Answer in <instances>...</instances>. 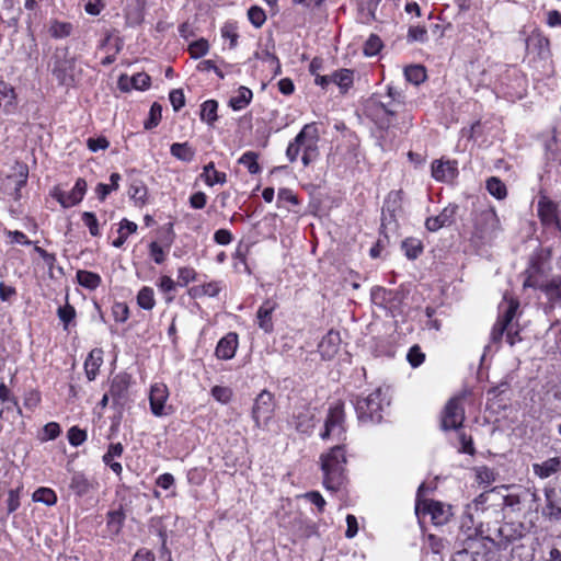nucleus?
Wrapping results in <instances>:
<instances>
[{"mask_svg":"<svg viewBox=\"0 0 561 561\" xmlns=\"http://www.w3.org/2000/svg\"><path fill=\"white\" fill-rule=\"evenodd\" d=\"M320 135L314 123L306 124L286 149L289 162L297 161L301 153V162L305 167L316 161L319 157Z\"/></svg>","mask_w":561,"mask_h":561,"instance_id":"f257e3e1","label":"nucleus"},{"mask_svg":"<svg viewBox=\"0 0 561 561\" xmlns=\"http://www.w3.org/2000/svg\"><path fill=\"white\" fill-rule=\"evenodd\" d=\"M323 471V484L328 490H337L344 479V466L346 463L345 448L343 445L332 447L320 457Z\"/></svg>","mask_w":561,"mask_h":561,"instance_id":"f03ea898","label":"nucleus"},{"mask_svg":"<svg viewBox=\"0 0 561 561\" xmlns=\"http://www.w3.org/2000/svg\"><path fill=\"white\" fill-rule=\"evenodd\" d=\"M473 238L481 242L491 241L500 229V220L493 208H485L474 214Z\"/></svg>","mask_w":561,"mask_h":561,"instance_id":"7ed1b4c3","label":"nucleus"},{"mask_svg":"<svg viewBox=\"0 0 561 561\" xmlns=\"http://www.w3.org/2000/svg\"><path fill=\"white\" fill-rule=\"evenodd\" d=\"M345 427V413L344 405L341 402H336L329 409L328 415L324 421L323 431L320 433L322 439H337L345 440L346 438Z\"/></svg>","mask_w":561,"mask_h":561,"instance_id":"20e7f679","label":"nucleus"},{"mask_svg":"<svg viewBox=\"0 0 561 561\" xmlns=\"http://www.w3.org/2000/svg\"><path fill=\"white\" fill-rule=\"evenodd\" d=\"M425 491V484L422 483L417 489L416 494V504L415 511L416 513L422 512L423 514L431 515V519L435 525H444L449 520L451 516L450 507L444 505L440 502L428 501L423 499V494Z\"/></svg>","mask_w":561,"mask_h":561,"instance_id":"39448f33","label":"nucleus"},{"mask_svg":"<svg viewBox=\"0 0 561 561\" xmlns=\"http://www.w3.org/2000/svg\"><path fill=\"white\" fill-rule=\"evenodd\" d=\"M381 391L378 389L365 398L357 399L355 409L360 422H380L382 419Z\"/></svg>","mask_w":561,"mask_h":561,"instance_id":"423d86ee","label":"nucleus"},{"mask_svg":"<svg viewBox=\"0 0 561 561\" xmlns=\"http://www.w3.org/2000/svg\"><path fill=\"white\" fill-rule=\"evenodd\" d=\"M275 403L273 394L267 390L261 391L252 408V417L255 425L260 428H266L273 417Z\"/></svg>","mask_w":561,"mask_h":561,"instance_id":"0eeeda50","label":"nucleus"},{"mask_svg":"<svg viewBox=\"0 0 561 561\" xmlns=\"http://www.w3.org/2000/svg\"><path fill=\"white\" fill-rule=\"evenodd\" d=\"M465 421L461 398H451L442 412L440 426L444 431L458 430Z\"/></svg>","mask_w":561,"mask_h":561,"instance_id":"6e6552de","label":"nucleus"},{"mask_svg":"<svg viewBox=\"0 0 561 561\" xmlns=\"http://www.w3.org/2000/svg\"><path fill=\"white\" fill-rule=\"evenodd\" d=\"M558 204L548 196L541 195L537 204L538 217L543 227L553 228L561 236V221L558 214Z\"/></svg>","mask_w":561,"mask_h":561,"instance_id":"1a4fd4ad","label":"nucleus"},{"mask_svg":"<svg viewBox=\"0 0 561 561\" xmlns=\"http://www.w3.org/2000/svg\"><path fill=\"white\" fill-rule=\"evenodd\" d=\"M87 191V182L83 179H78L72 190L68 193L56 190L53 196L65 208L71 207L80 203Z\"/></svg>","mask_w":561,"mask_h":561,"instance_id":"9d476101","label":"nucleus"},{"mask_svg":"<svg viewBox=\"0 0 561 561\" xmlns=\"http://www.w3.org/2000/svg\"><path fill=\"white\" fill-rule=\"evenodd\" d=\"M518 307V301L510 300L503 316L499 318L497 322L492 329L491 339L493 342H500L503 335H506L507 323L510 322V319H515Z\"/></svg>","mask_w":561,"mask_h":561,"instance_id":"9b49d317","label":"nucleus"},{"mask_svg":"<svg viewBox=\"0 0 561 561\" xmlns=\"http://www.w3.org/2000/svg\"><path fill=\"white\" fill-rule=\"evenodd\" d=\"M168 388L163 383H156L151 387L149 401L151 412L156 416H162L165 414L164 408L168 399Z\"/></svg>","mask_w":561,"mask_h":561,"instance_id":"f8f14e48","label":"nucleus"},{"mask_svg":"<svg viewBox=\"0 0 561 561\" xmlns=\"http://www.w3.org/2000/svg\"><path fill=\"white\" fill-rule=\"evenodd\" d=\"M341 337L339 332L329 331L319 343V352L324 359H331L339 352Z\"/></svg>","mask_w":561,"mask_h":561,"instance_id":"ddd939ff","label":"nucleus"},{"mask_svg":"<svg viewBox=\"0 0 561 561\" xmlns=\"http://www.w3.org/2000/svg\"><path fill=\"white\" fill-rule=\"evenodd\" d=\"M238 347V336L236 333H228L217 344L215 354L219 359H231Z\"/></svg>","mask_w":561,"mask_h":561,"instance_id":"4468645a","label":"nucleus"},{"mask_svg":"<svg viewBox=\"0 0 561 561\" xmlns=\"http://www.w3.org/2000/svg\"><path fill=\"white\" fill-rule=\"evenodd\" d=\"M457 174L455 161L436 160L432 164V175L437 181H450Z\"/></svg>","mask_w":561,"mask_h":561,"instance_id":"2eb2a0df","label":"nucleus"},{"mask_svg":"<svg viewBox=\"0 0 561 561\" xmlns=\"http://www.w3.org/2000/svg\"><path fill=\"white\" fill-rule=\"evenodd\" d=\"M457 206L445 207L437 216L430 217L425 221V226L430 231H437L453 222Z\"/></svg>","mask_w":561,"mask_h":561,"instance_id":"dca6fc26","label":"nucleus"},{"mask_svg":"<svg viewBox=\"0 0 561 561\" xmlns=\"http://www.w3.org/2000/svg\"><path fill=\"white\" fill-rule=\"evenodd\" d=\"M533 471L540 479H547L561 471V457H552L541 463H534Z\"/></svg>","mask_w":561,"mask_h":561,"instance_id":"f3484780","label":"nucleus"},{"mask_svg":"<svg viewBox=\"0 0 561 561\" xmlns=\"http://www.w3.org/2000/svg\"><path fill=\"white\" fill-rule=\"evenodd\" d=\"M295 427L300 433H309L316 425V411L305 408L295 415Z\"/></svg>","mask_w":561,"mask_h":561,"instance_id":"a211bd4d","label":"nucleus"},{"mask_svg":"<svg viewBox=\"0 0 561 561\" xmlns=\"http://www.w3.org/2000/svg\"><path fill=\"white\" fill-rule=\"evenodd\" d=\"M275 305L271 301H265L257 310L256 318L259 327L266 333L273 330L272 312Z\"/></svg>","mask_w":561,"mask_h":561,"instance_id":"6ab92c4d","label":"nucleus"},{"mask_svg":"<svg viewBox=\"0 0 561 561\" xmlns=\"http://www.w3.org/2000/svg\"><path fill=\"white\" fill-rule=\"evenodd\" d=\"M388 96L392 100L391 103H381V107L388 115H394L398 112L399 106L404 105V94L401 90L396 87L388 88Z\"/></svg>","mask_w":561,"mask_h":561,"instance_id":"aec40b11","label":"nucleus"},{"mask_svg":"<svg viewBox=\"0 0 561 561\" xmlns=\"http://www.w3.org/2000/svg\"><path fill=\"white\" fill-rule=\"evenodd\" d=\"M102 354L103 352L101 350L95 348L90 352L88 358L85 359L84 368L89 380H93L96 377L103 360Z\"/></svg>","mask_w":561,"mask_h":561,"instance_id":"412c9836","label":"nucleus"},{"mask_svg":"<svg viewBox=\"0 0 561 561\" xmlns=\"http://www.w3.org/2000/svg\"><path fill=\"white\" fill-rule=\"evenodd\" d=\"M201 176L204 179L208 186H214L215 184H224L227 181L226 173L217 171L215 169L214 162H209L204 167Z\"/></svg>","mask_w":561,"mask_h":561,"instance_id":"4be33fe9","label":"nucleus"},{"mask_svg":"<svg viewBox=\"0 0 561 561\" xmlns=\"http://www.w3.org/2000/svg\"><path fill=\"white\" fill-rule=\"evenodd\" d=\"M551 302L561 301V277H554L539 286Z\"/></svg>","mask_w":561,"mask_h":561,"instance_id":"5701e85b","label":"nucleus"},{"mask_svg":"<svg viewBox=\"0 0 561 561\" xmlns=\"http://www.w3.org/2000/svg\"><path fill=\"white\" fill-rule=\"evenodd\" d=\"M252 99V91L247 87H240L238 89V94L232 96L229 101V105L234 110L239 111L244 108Z\"/></svg>","mask_w":561,"mask_h":561,"instance_id":"b1692460","label":"nucleus"},{"mask_svg":"<svg viewBox=\"0 0 561 561\" xmlns=\"http://www.w3.org/2000/svg\"><path fill=\"white\" fill-rule=\"evenodd\" d=\"M127 81H129L131 87L136 90H145L150 85V77L145 72H138L130 79H128L126 76H122L119 79L122 89L125 88V82Z\"/></svg>","mask_w":561,"mask_h":561,"instance_id":"393cba45","label":"nucleus"},{"mask_svg":"<svg viewBox=\"0 0 561 561\" xmlns=\"http://www.w3.org/2000/svg\"><path fill=\"white\" fill-rule=\"evenodd\" d=\"M332 83L336 84L341 92H346L353 84V71L348 69H341L332 73Z\"/></svg>","mask_w":561,"mask_h":561,"instance_id":"a878e982","label":"nucleus"},{"mask_svg":"<svg viewBox=\"0 0 561 561\" xmlns=\"http://www.w3.org/2000/svg\"><path fill=\"white\" fill-rule=\"evenodd\" d=\"M171 154L179 160L190 162L193 160L195 151L187 142H175L170 148Z\"/></svg>","mask_w":561,"mask_h":561,"instance_id":"bb28decb","label":"nucleus"},{"mask_svg":"<svg viewBox=\"0 0 561 561\" xmlns=\"http://www.w3.org/2000/svg\"><path fill=\"white\" fill-rule=\"evenodd\" d=\"M401 248L410 260L416 259L423 251L422 241L416 238L405 239L402 241Z\"/></svg>","mask_w":561,"mask_h":561,"instance_id":"cd10ccee","label":"nucleus"},{"mask_svg":"<svg viewBox=\"0 0 561 561\" xmlns=\"http://www.w3.org/2000/svg\"><path fill=\"white\" fill-rule=\"evenodd\" d=\"M77 280L88 289H95L101 284L100 275L89 271H78Z\"/></svg>","mask_w":561,"mask_h":561,"instance_id":"c85d7f7f","label":"nucleus"},{"mask_svg":"<svg viewBox=\"0 0 561 561\" xmlns=\"http://www.w3.org/2000/svg\"><path fill=\"white\" fill-rule=\"evenodd\" d=\"M14 100L13 88L5 82H0V107L3 106L5 112H10L14 105Z\"/></svg>","mask_w":561,"mask_h":561,"instance_id":"c756f323","label":"nucleus"},{"mask_svg":"<svg viewBox=\"0 0 561 561\" xmlns=\"http://www.w3.org/2000/svg\"><path fill=\"white\" fill-rule=\"evenodd\" d=\"M486 190L497 199H504L507 196L505 184L496 176H491L486 180Z\"/></svg>","mask_w":561,"mask_h":561,"instance_id":"7c9ffc66","label":"nucleus"},{"mask_svg":"<svg viewBox=\"0 0 561 561\" xmlns=\"http://www.w3.org/2000/svg\"><path fill=\"white\" fill-rule=\"evenodd\" d=\"M404 77L407 81L419 85L426 79V71L425 68L420 65H412L404 69Z\"/></svg>","mask_w":561,"mask_h":561,"instance_id":"2f4dec72","label":"nucleus"},{"mask_svg":"<svg viewBox=\"0 0 561 561\" xmlns=\"http://www.w3.org/2000/svg\"><path fill=\"white\" fill-rule=\"evenodd\" d=\"M72 28L71 23L53 21L49 25L48 32L51 37L60 39L68 37L71 34Z\"/></svg>","mask_w":561,"mask_h":561,"instance_id":"473e14b6","label":"nucleus"},{"mask_svg":"<svg viewBox=\"0 0 561 561\" xmlns=\"http://www.w3.org/2000/svg\"><path fill=\"white\" fill-rule=\"evenodd\" d=\"M136 230L137 225L135 222L123 219L118 229L119 237L113 241V245L115 248H121L125 243L128 234L134 233Z\"/></svg>","mask_w":561,"mask_h":561,"instance_id":"72a5a7b5","label":"nucleus"},{"mask_svg":"<svg viewBox=\"0 0 561 561\" xmlns=\"http://www.w3.org/2000/svg\"><path fill=\"white\" fill-rule=\"evenodd\" d=\"M72 65V60H65L59 61L55 66L53 73L60 83L68 84L69 80H71V75L69 73V71L71 70Z\"/></svg>","mask_w":561,"mask_h":561,"instance_id":"f704fd0d","label":"nucleus"},{"mask_svg":"<svg viewBox=\"0 0 561 561\" xmlns=\"http://www.w3.org/2000/svg\"><path fill=\"white\" fill-rule=\"evenodd\" d=\"M34 502L44 503L48 506L55 505L57 502L56 493L49 488H38L32 495Z\"/></svg>","mask_w":561,"mask_h":561,"instance_id":"c9c22d12","label":"nucleus"},{"mask_svg":"<svg viewBox=\"0 0 561 561\" xmlns=\"http://www.w3.org/2000/svg\"><path fill=\"white\" fill-rule=\"evenodd\" d=\"M137 302L140 308L151 310L156 305L153 289L150 287H142L137 295Z\"/></svg>","mask_w":561,"mask_h":561,"instance_id":"e433bc0d","label":"nucleus"},{"mask_svg":"<svg viewBox=\"0 0 561 561\" xmlns=\"http://www.w3.org/2000/svg\"><path fill=\"white\" fill-rule=\"evenodd\" d=\"M218 103L215 100H208L202 104L201 118L213 125L217 119Z\"/></svg>","mask_w":561,"mask_h":561,"instance_id":"4c0bfd02","label":"nucleus"},{"mask_svg":"<svg viewBox=\"0 0 561 561\" xmlns=\"http://www.w3.org/2000/svg\"><path fill=\"white\" fill-rule=\"evenodd\" d=\"M70 489L79 496L88 493L90 483L83 474L76 473L71 478Z\"/></svg>","mask_w":561,"mask_h":561,"instance_id":"58836bf2","label":"nucleus"},{"mask_svg":"<svg viewBox=\"0 0 561 561\" xmlns=\"http://www.w3.org/2000/svg\"><path fill=\"white\" fill-rule=\"evenodd\" d=\"M125 520L124 512L119 510L107 513V526L112 533L118 534Z\"/></svg>","mask_w":561,"mask_h":561,"instance_id":"ea45409f","label":"nucleus"},{"mask_svg":"<svg viewBox=\"0 0 561 561\" xmlns=\"http://www.w3.org/2000/svg\"><path fill=\"white\" fill-rule=\"evenodd\" d=\"M257 154L253 151H247L239 159V163L247 167L251 174L260 172V165L257 163Z\"/></svg>","mask_w":561,"mask_h":561,"instance_id":"a19ab883","label":"nucleus"},{"mask_svg":"<svg viewBox=\"0 0 561 561\" xmlns=\"http://www.w3.org/2000/svg\"><path fill=\"white\" fill-rule=\"evenodd\" d=\"M476 480L479 484L482 485H490L492 482L495 481V473L492 469L488 467H478L476 468Z\"/></svg>","mask_w":561,"mask_h":561,"instance_id":"79ce46f5","label":"nucleus"},{"mask_svg":"<svg viewBox=\"0 0 561 561\" xmlns=\"http://www.w3.org/2000/svg\"><path fill=\"white\" fill-rule=\"evenodd\" d=\"M162 116V106L154 102L150 107L149 118L145 122V128L151 129L156 127Z\"/></svg>","mask_w":561,"mask_h":561,"instance_id":"37998d69","label":"nucleus"},{"mask_svg":"<svg viewBox=\"0 0 561 561\" xmlns=\"http://www.w3.org/2000/svg\"><path fill=\"white\" fill-rule=\"evenodd\" d=\"M23 486H18L16 489H11L8 492V500H7V511L8 514H11L15 512L21 503H20V493L22 491Z\"/></svg>","mask_w":561,"mask_h":561,"instance_id":"c03bdc74","label":"nucleus"},{"mask_svg":"<svg viewBox=\"0 0 561 561\" xmlns=\"http://www.w3.org/2000/svg\"><path fill=\"white\" fill-rule=\"evenodd\" d=\"M382 48V42L379 36L371 34L365 43L364 51L367 56L377 55Z\"/></svg>","mask_w":561,"mask_h":561,"instance_id":"a18cd8bd","label":"nucleus"},{"mask_svg":"<svg viewBox=\"0 0 561 561\" xmlns=\"http://www.w3.org/2000/svg\"><path fill=\"white\" fill-rule=\"evenodd\" d=\"M407 37L409 42L425 43L427 41V30L420 25L410 26Z\"/></svg>","mask_w":561,"mask_h":561,"instance_id":"49530a36","label":"nucleus"},{"mask_svg":"<svg viewBox=\"0 0 561 561\" xmlns=\"http://www.w3.org/2000/svg\"><path fill=\"white\" fill-rule=\"evenodd\" d=\"M208 49H209L208 42L204 38L193 42L188 47V50L193 58H199V57L206 55Z\"/></svg>","mask_w":561,"mask_h":561,"instance_id":"de8ad7c7","label":"nucleus"},{"mask_svg":"<svg viewBox=\"0 0 561 561\" xmlns=\"http://www.w3.org/2000/svg\"><path fill=\"white\" fill-rule=\"evenodd\" d=\"M552 493H553V491H547L546 492L547 504H546V507H545V513L550 518L559 520V519H561V507L556 505L553 503V501L551 500V494Z\"/></svg>","mask_w":561,"mask_h":561,"instance_id":"09e8293b","label":"nucleus"},{"mask_svg":"<svg viewBox=\"0 0 561 561\" xmlns=\"http://www.w3.org/2000/svg\"><path fill=\"white\" fill-rule=\"evenodd\" d=\"M248 18L255 27L262 26L266 20L265 12L259 7H251L248 11Z\"/></svg>","mask_w":561,"mask_h":561,"instance_id":"8fccbe9b","label":"nucleus"},{"mask_svg":"<svg viewBox=\"0 0 561 561\" xmlns=\"http://www.w3.org/2000/svg\"><path fill=\"white\" fill-rule=\"evenodd\" d=\"M407 358L412 367H419L424 362L425 355L419 345H414L410 348Z\"/></svg>","mask_w":561,"mask_h":561,"instance_id":"3c124183","label":"nucleus"},{"mask_svg":"<svg viewBox=\"0 0 561 561\" xmlns=\"http://www.w3.org/2000/svg\"><path fill=\"white\" fill-rule=\"evenodd\" d=\"M506 341L511 346L515 345L516 342L522 341L518 332V324L514 319H510V322L507 323Z\"/></svg>","mask_w":561,"mask_h":561,"instance_id":"603ef678","label":"nucleus"},{"mask_svg":"<svg viewBox=\"0 0 561 561\" xmlns=\"http://www.w3.org/2000/svg\"><path fill=\"white\" fill-rule=\"evenodd\" d=\"M485 543L482 539H476L472 540L469 548L471 549V556L473 561H488L485 558V553L482 552L480 549L484 548Z\"/></svg>","mask_w":561,"mask_h":561,"instance_id":"864d4df0","label":"nucleus"},{"mask_svg":"<svg viewBox=\"0 0 561 561\" xmlns=\"http://www.w3.org/2000/svg\"><path fill=\"white\" fill-rule=\"evenodd\" d=\"M68 439L72 446H80L87 439V433L73 426L68 431Z\"/></svg>","mask_w":561,"mask_h":561,"instance_id":"5fc2aeb1","label":"nucleus"},{"mask_svg":"<svg viewBox=\"0 0 561 561\" xmlns=\"http://www.w3.org/2000/svg\"><path fill=\"white\" fill-rule=\"evenodd\" d=\"M82 220L85 224V226H88L89 231L92 236L95 237L99 234V222L93 213L84 211L82 214Z\"/></svg>","mask_w":561,"mask_h":561,"instance_id":"6e6d98bb","label":"nucleus"},{"mask_svg":"<svg viewBox=\"0 0 561 561\" xmlns=\"http://www.w3.org/2000/svg\"><path fill=\"white\" fill-rule=\"evenodd\" d=\"M123 450H124V448L121 443L111 444L107 451L103 456L104 463L113 462L115 457L122 456Z\"/></svg>","mask_w":561,"mask_h":561,"instance_id":"4d7b16f0","label":"nucleus"},{"mask_svg":"<svg viewBox=\"0 0 561 561\" xmlns=\"http://www.w3.org/2000/svg\"><path fill=\"white\" fill-rule=\"evenodd\" d=\"M211 394L217 401L227 403L230 400L232 392L227 387L215 386L211 389Z\"/></svg>","mask_w":561,"mask_h":561,"instance_id":"13d9d810","label":"nucleus"},{"mask_svg":"<svg viewBox=\"0 0 561 561\" xmlns=\"http://www.w3.org/2000/svg\"><path fill=\"white\" fill-rule=\"evenodd\" d=\"M58 317L64 322L65 327H67L76 317V310L71 305L67 304L58 308Z\"/></svg>","mask_w":561,"mask_h":561,"instance_id":"bf43d9fd","label":"nucleus"},{"mask_svg":"<svg viewBox=\"0 0 561 561\" xmlns=\"http://www.w3.org/2000/svg\"><path fill=\"white\" fill-rule=\"evenodd\" d=\"M170 102L174 111H180L185 104V96L181 89H175L170 92Z\"/></svg>","mask_w":561,"mask_h":561,"instance_id":"052dcab7","label":"nucleus"},{"mask_svg":"<svg viewBox=\"0 0 561 561\" xmlns=\"http://www.w3.org/2000/svg\"><path fill=\"white\" fill-rule=\"evenodd\" d=\"M531 45L538 47L540 49L539 54L545 56L548 53L549 41L541 36H531L527 39V46Z\"/></svg>","mask_w":561,"mask_h":561,"instance_id":"680f3d73","label":"nucleus"},{"mask_svg":"<svg viewBox=\"0 0 561 561\" xmlns=\"http://www.w3.org/2000/svg\"><path fill=\"white\" fill-rule=\"evenodd\" d=\"M87 146L91 151L96 152L98 150H105L110 142L105 137L89 138Z\"/></svg>","mask_w":561,"mask_h":561,"instance_id":"e2e57ef3","label":"nucleus"},{"mask_svg":"<svg viewBox=\"0 0 561 561\" xmlns=\"http://www.w3.org/2000/svg\"><path fill=\"white\" fill-rule=\"evenodd\" d=\"M206 203L207 196L204 192H196L190 197V205L194 209H203Z\"/></svg>","mask_w":561,"mask_h":561,"instance_id":"0e129e2a","label":"nucleus"},{"mask_svg":"<svg viewBox=\"0 0 561 561\" xmlns=\"http://www.w3.org/2000/svg\"><path fill=\"white\" fill-rule=\"evenodd\" d=\"M179 283L182 286L187 285L190 282L194 280L195 278V271L191 267H180L179 268Z\"/></svg>","mask_w":561,"mask_h":561,"instance_id":"69168bd1","label":"nucleus"},{"mask_svg":"<svg viewBox=\"0 0 561 561\" xmlns=\"http://www.w3.org/2000/svg\"><path fill=\"white\" fill-rule=\"evenodd\" d=\"M304 497L307 499L310 503L314 504L319 512H322L325 506V500L322 495L317 491H311L304 494Z\"/></svg>","mask_w":561,"mask_h":561,"instance_id":"338daca9","label":"nucleus"},{"mask_svg":"<svg viewBox=\"0 0 561 561\" xmlns=\"http://www.w3.org/2000/svg\"><path fill=\"white\" fill-rule=\"evenodd\" d=\"M129 195L137 202H144L147 196V190L140 184H131L129 188Z\"/></svg>","mask_w":561,"mask_h":561,"instance_id":"774afa93","label":"nucleus"}]
</instances>
